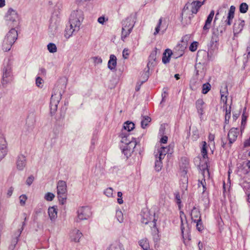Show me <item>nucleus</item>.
<instances>
[{"instance_id":"obj_19","label":"nucleus","mask_w":250,"mask_h":250,"mask_svg":"<svg viewBox=\"0 0 250 250\" xmlns=\"http://www.w3.org/2000/svg\"><path fill=\"white\" fill-rule=\"evenodd\" d=\"M172 52L170 49H167L165 50V52L163 53V62L165 63H166L169 62L170 60V57L172 55Z\"/></svg>"},{"instance_id":"obj_61","label":"nucleus","mask_w":250,"mask_h":250,"mask_svg":"<svg viewBox=\"0 0 250 250\" xmlns=\"http://www.w3.org/2000/svg\"><path fill=\"white\" fill-rule=\"evenodd\" d=\"M122 195L123 194L121 192L119 191L117 193V195H118V198H122Z\"/></svg>"},{"instance_id":"obj_1","label":"nucleus","mask_w":250,"mask_h":250,"mask_svg":"<svg viewBox=\"0 0 250 250\" xmlns=\"http://www.w3.org/2000/svg\"><path fill=\"white\" fill-rule=\"evenodd\" d=\"M203 3L198 0L188 2L184 6L182 13V21L185 24L191 23V19L196 14Z\"/></svg>"},{"instance_id":"obj_25","label":"nucleus","mask_w":250,"mask_h":250,"mask_svg":"<svg viewBox=\"0 0 250 250\" xmlns=\"http://www.w3.org/2000/svg\"><path fill=\"white\" fill-rule=\"evenodd\" d=\"M134 124L132 122L129 121L125 122L124 125V130H127L128 132L132 130L134 128Z\"/></svg>"},{"instance_id":"obj_64","label":"nucleus","mask_w":250,"mask_h":250,"mask_svg":"<svg viewBox=\"0 0 250 250\" xmlns=\"http://www.w3.org/2000/svg\"><path fill=\"white\" fill-rule=\"evenodd\" d=\"M247 166L249 167V168L250 169V161H248V162L247 164Z\"/></svg>"},{"instance_id":"obj_17","label":"nucleus","mask_w":250,"mask_h":250,"mask_svg":"<svg viewBox=\"0 0 250 250\" xmlns=\"http://www.w3.org/2000/svg\"><path fill=\"white\" fill-rule=\"evenodd\" d=\"M132 29V24H131L130 27L126 28L125 26H123L122 37L121 38L123 41H125V39L130 34Z\"/></svg>"},{"instance_id":"obj_56","label":"nucleus","mask_w":250,"mask_h":250,"mask_svg":"<svg viewBox=\"0 0 250 250\" xmlns=\"http://www.w3.org/2000/svg\"><path fill=\"white\" fill-rule=\"evenodd\" d=\"M13 189H14L12 187L10 188L9 189H8L7 194L9 196H10L12 195V192L13 191Z\"/></svg>"},{"instance_id":"obj_8","label":"nucleus","mask_w":250,"mask_h":250,"mask_svg":"<svg viewBox=\"0 0 250 250\" xmlns=\"http://www.w3.org/2000/svg\"><path fill=\"white\" fill-rule=\"evenodd\" d=\"M245 22V21L241 19L235 21L233 28L234 35L240 33L243 30Z\"/></svg>"},{"instance_id":"obj_49","label":"nucleus","mask_w":250,"mask_h":250,"mask_svg":"<svg viewBox=\"0 0 250 250\" xmlns=\"http://www.w3.org/2000/svg\"><path fill=\"white\" fill-rule=\"evenodd\" d=\"M34 180V177L32 176H31L28 178L26 180V183L28 185H30Z\"/></svg>"},{"instance_id":"obj_50","label":"nucleus","mask_w":250,"mask_h":250,"mask_svg":"<svg viewBox=\"0 0 250 250\" xmlns=\"http://www.w3.org/2000/svg\"><path fill=\"white\" fill-rule=\"evenodd\" d=\"M168 138L166 136H164L162 137L160 140L161 143L162 144H167V142Z\"/></svg>"},{"instance_id":"obj_36","label":"nucleus","mask_w":250,"mask_h":250,"mask_svg":"<svg viewBox=\"0 0 250 250\" xmlns=\"http://www.w3.org/2000/svg\"><path fill=\"white\" fill-rule=\"evenodd\" d=\"M234 15L228 13L227 19L226 21V24L228 25H231L232 23V20L234 18Z\"/></svg>"},{"instance_id":"obj_7","label":"nucleus","mask_w":250,"mask_h":250,"mask_svg":"<svg viewBox=\"0 0 250 250\" xmlns=\"http://www.w3.org/2000/svg\"><path fill=\"white\" fill-rule=\"evenodd\" d=\"M136 145L137 142L136 140H135L128 142V144L125 146H121L123 152L127 156V155H130V154L133 152L134 149L136 147Z\"/></svg>"},{"instance_id":"obj_40","label":"nucleus","mask_w":250,"mask_h":250,"mask_svg":"<svg viewBox=\"0 0 250 250\" xmlns=\"http://www.w3.org/2000/svg\"><path fill=\"white\" fill-rule=\"evenodd\" d=\"M54 197L55 196L53 193L48 192L45 194L44 198L46 200L51 201L54 199Z\"/></svg>"},{"instance_id":"obj_39","label":"nucleus","mask_w":250,"mask_h":250,"mask_svg":"<svg viewBox=\"0 0 250 250\" xmlns=\"http://www.w3.org/2000/svg\"><path fill=\"white\" fill-rule=\"evenodd\" d=\"M197 46L198 42H194L189 46V50L192 52L195 51L197 49Z\"/></svg>"},{"instance_id":"obj_22","label":"nucleus","mask_w":250,"mask_h":250,"mask_svg":"<svg viewBox=\"0 0 250 250\" xmlns=\"http://www.w3.org/2000/svg\"><path fill=\"white\" fill-rule=\"evenodd\" d=\"M221 93V101L224 104V108L226 107L227 103V96H228V92L227 91H223L222 90L220 91Z\"/></svg>"},{"instance_id":"obj_53","label":"nucleus","mask_w":250,"mask_h":250,"mask_svg":"<svg viewBox=\"0 0 250 250\" xmlns=\"http://www.w3.org/2000/svg\"><path fill=\"white\" fill-rule=\"evenodd\" d=\"M215 138V135L213 134L209 133L208 136V141L212 142L214 141Z\"/></svg>"},{"instance_id":"obj_33","label":"nucleus","mask_w":250,"mask_h":250,"mask_svg":"<svg viewBox=\"0 0 250 250\" xmlns=\"http://www.w3.org/2000/svg\"><path fill=\"white\" fill-rule=\"evenodd\" d=\"M226 109V113H225V122L227 123V122H228L229 121V119H230V115H231V110H230V107L229 106V108H228V106H226V107H225Z\"/></svg>"},{"instance_id":"obj_47","label":"nucleus","mask_w":250,"mask_h":250,"mask_svg":"<svg viewBox=\"0 0 250 250\" xmlns=\"http://www.w3.org/2000/svg\"><path fill=\"white\" fill-rule=\"evenodd\" d=\"M6 149H0V160L4 158L6 154Z\"/></svg>"},{"instance_id":"obj_42","label":"nucleus","mask_w":250,"mask_h":250,"mask_svg":"<svg viewBox=\"0 0 250 250\" xmlns=\"http://www.w3.org/2000/svg\"><path fill=\"white\" fill-rule=\"evenodd\" d=\"M206 180L204 179H203L202 180L199 181V183L198 184L199 188H200L201 186L203 187V191L204 192L206 190Z\"/></svg>"},{"instance_id":"obj_63","label":"nucleus","mask_w":250,"mask_h":250,"mask_svg":"<svg viewBox=\"0 0 250 250\" xmlns=\"http://www.w3.org/2000/svg\"><path fill=\"white\" fill-rule=\"evenodd\" d=\"M6 77H7V74H6V73H5V74H4V75H3V82H2L3 84H4V81H5L4 79H5V78H6Z\"/></svg>"},{"instance_id":"obj_32","label":"nucleus","mask_w":250,"mask_h":250,"mask_svg":"<svg viewBox=\"0 0 250 250\" xmlns=\"http://www.w3.org/2000/svg\"><path fill=\"white\" fill-rule=\"evenodd\" d=\"M247 116L243 114L242 116L241 131L242 132L245 128L247 123Z\"/></svg>"},{"instance_id":"obj_29","label":"nucleus","mask_w":250,"mask_h":250,"mask_svg":"<svg viewBox=\"0 0 250 250\" xmlns=\"http://www.w3.org/2000/svg\"><path fill=\"white\" fill-rule=\"evenodd\" d=\"M211 89V85L208 83H204L202 86V93L206 94Z\"/></svg>"},{"instance_id":"obj_62","label":"nucleus","mask_w":250,"mask_h":250,"mask_svg":"<svg viewBox=\"0 0 250 250\" xmlns=\"http://www.w3.org/2000/svg\"><path fill=\"white\" fill-rule=\"evenodd\" d=\"M176 199L178 201V203H181L180 199V196L179 195H176Z\"/></svg>"},{"instance_id":"obj_41","label":"nucleus","mask_w":250,"mask_h":250,"mask_svg":"<svg viewBox=\"0 0 250 250\" xmlns=\"http://www.w3.org/2000/svg\"><path fill=\"white\" fill-rule=\"evenodd\" d=\"M27 199V197L25 195H21L19 197L20 204L21 206H23L25 204Z\"/></svg>"},{"instance_id":"obj_28","label":"nucleus","mask_w":250,"mask_h":250,"mask_svg":"<svg viewBox=\"0 0 250 250\" xmlns=\"http://www.w3.org/2000/svg\"><path fill=\"white\" fill-rule=\"evenodd\" d=\"M151 118L148 116H144L141 122L142 127L145 128L150 122Z\"/></svg>"},{"instance_id":"obj_12","label":"nucleus","mask_w":250,"mask_h":250,"mask_svg":"<svg viewBox=\"0 0 250 250\" xmlns=\"http://www.w3.org/2000/svg\"><path fill=\"white\" fill-rule=\"evenodd\" d=\"M190 216L194 222L201 221V213L199 209L195 207H194L192 209Z\"/></svg>"},{"instance_id":"obj_52","label":"nucleus","mask_w":250,"mask_h":250,"mask_svg":"<svg viewBox=\"0 0 250 250\" xmlns=\"http://www.w3.org/2000/svg\"><path fill=\"white\" fill-rule=\"evenodd\" d=\"M235 11V6H231L229 8V14H232V15H234Z\"/></svg>"},{"instance_id":"obj_60","label":"nucleus","mask_w":250,"mask_h":250,"mask_svg":"<svg viewBox=\"0 0 250 250\" xmlns=\"http://www.w3.org/2000/svg\"><path fill=\"white\" fill-rule=\"evenodd\" d=\"M246 51L248 53V55L250 54V46L247 48Z\"/></svg>"},{"instance_id":"obj_26","label":"nucleus","mask_w":250,"mask_h":250,"mask_svg":"<svg viewBox=\"0 0 250 250\" xmlns=\"http://www.w3.org/2000/svg\"><path fill=\"white\" fill-rule=\"evenodd\" d=\"M207 144L205 141L202 142V147L201 149V153L204 158H208V152H207Z\"/></svg>"},{"instance_id":"obj_14","label":"nucleus","mask_w":250,"mask_h":250,"mask_svg":"<svg viewBox=\"0 0 250 250\" xmlns=\"http://www.w3.org/2000/svg\"><path fill=\"white\" fill-rule=\"evenodd\" d=\"M16 164L18 169L20 170L22 169L26 165V160L25 156L22 155H20L18 157Z\"/></svg>"},{"instance_id":"obj_44","label":"nucleus","mask_w":250,"mask_h":250,"mask_svg":"<svg viewBox=\"0 0 250 250\" xmlns=\"http://www.w3.org/2000/svg\"><path fill=\"white\" fill-rule=\"evenodd\" d=\"M195 223H196V229L197 230L199 231H202L203 229V226L201 220L195 222Z\"/></svg>"},{"instance_id":"obj_15","label":"nucleus","mask_w":250,"mask_h":250,"mask_svg":"<svg viewBox=\"0 0 250 250\" xmlns=\"http://www.w3.org/2000/svg\"><path fill=\"white\" fill-rule=\"evenodd\" d=\"M134 19V17L131 16L127 17L122 21L123 26H125L126 28H129L131 24H132L133 28L135 23Z\"/></svg>"},{"instance_id":"obj_16","label":"nucleus","mask_w":250,"mask_h":250,"mask_svg":"<svg viewBox=\"0 0 250 250\" xmlns=\"http://www.w3.org/2000/svg\"><path fill=\"white\" fill-rule=\"evenodd\" d=\"M82 236V233L79 230H74L71 234V240L75 242H78Z\"/></svg>"},{"instance_id":"obj_51","label":"nucleus","mask_w":250,"mask_h":250,"mask_svg":"<svg viewBox=\"0 0 250 250\" xmlns=\"http://www.w3.org/2000/svg\"><path fill=\"white\" fill-rule=\"evenodd\" d=\"M244 147L250 146V137L248 139L246 140L244 143Z\"/></svg>"},{"instance_id":"obj_10","label":"nucleus","mask_w":250,"mask_h":250,"mask_svg":"<svg viewBox=\"0 0 250 250\" xmlns=\"http://www.w3.org/2000/svg\"><path fill=\"white\" fill-rule=\"evenodd\" d=\"M196 107L198 113L201 115H203L205 113L206 108V104L203 99H199L197 100L195 103Z\"/></svg>"},{"instance_id":"obj_13","label":"nucleus","mask_w":250,"mask_h":250,"mask_svg":"<svg viewBox=\"0 0 250 250\" xmlns=\"http://www.w3.org/2000/svg\"><path fill=\"white\" fill-rule=\"evenodd\" d=\"M214 15V11L213 10H212L210 12L209 15L208 16L207 19L206 21L205 24L203 26L204 31H207L208 32L209 28H210L211 23L212 21Z\"/></svg>"},{"instance_id":"obj_30","label":"nucleus","mask_w":250,"mask_h":250,"mask_svg":"<svg viewBox=\"0 0 250 250\" xmlns=\"http://www.w3.org/2000/svg\"><path fill=\"white\" fill-rule=\"evenodd\" d=\"M162 21H163V18H161L159 19L158 23L156 27L155 28V31L153 33V35L154 36H156L159 33V32L160 31L161 27L162 26Z\"/></svg>"},{"instance_id":"obj_27","label":"nucleus","mask_w":250,"mask_h":250,"mask_svg":"<svg viewBox=\"0 0 250 250\" xmlns=\"http://www.w3.org/2000/svg\"><path fill=\"white\" fill-rule=\"evenodd\" d=\"M167 148L163 146L160 147V149L158 150L159 159L162 160L164 158L167 153Z\"/></svg>"},{"instance_id":"obj_9","label":"nucleus","mask_w":250,"mask_h":250,"mask_svg":"<svg viewBox=\"0 0 250 250\" xmlns=\"http://www.w3.org/2000/svg\"><path fill=\"white\" fill-rule=\"evenodd\" d=\"M239 134V130L238 128L234 127L231 128L228 134L229 143L231 144L235 141Z\"/></svg>"},{"instance_id":"obj_55","label":"nucleus","mask_w":250,"mask_h":250,"mask_svg":"<svg viewBox=\"0 0 250 250\" xmlns=\"http://www.w3.org/2000/svg\"><path fill=\"white\" fill-rule=\"evenodd\" d=\"M98 21L99 23L103 24L105 21V18L104 17H99L98 19Z\"/></svg>"},{"instance_id":"obj_5","label":"nucleus","mask_w":250,"mask_h":250,"mask_svg":"<svg viewBox=\"0 0 250 250\" xmlns=\"http://www.w3.org/2000/svg\"><path fill=\"white\" fill-rule=\"evenodd\" d=\"M154 213H152L147 209H144L142 212V222L147 224L151 220H152L153 226L156 227V219L154 217Z\"/></svg>"},{"instance_id":"obj_3","label":"nucleus","mask_w":250,"mask_h":250,"mask_svg":"<svg viewBox=\"0 0 250 250\" xmlns=\"http://www.w3.org/2000/svg\"><path fill=\"white\" fill-rule=\"evenodd\" d=\"M66 184L65 182L60 181L57 185V194L59 202L63 205L65 203L67 197Z\"/></svg>"},{"instance_id":"obj_11","label":"nucleus","mask_w":250,"mask_h":250,"mask_svg":"<svg viewBox=\"0 0 250 250\" xmlns=\"http://www.w3.org/2000/svg\"><path fill=\"white\" fill-rule=\"evenodd\" d=\"M121 138V142L122 146H125L128 144V142L132 141V140H136L135 138L131 136L129 133H124L123 130L120 135Z\"/></svg>"},{"instance_id":"obj_37","label":"nucleus","mask_w":250,"mask_h":250,"mask_svg":"<svg viewBox=\"0 0 250 250\" xmlns=\"http://www.w3.org/2000/svg\"><path fill=\"white\" fill-rule=\"evenodd\" d=\"M182 181H183V184L182 185V187L183 188L187 189V187H188V177L186 175V173H185L184 174Z\"/></svg>"},{"instance_id":"obj_57","label":"nucleus","mask_w":250,"mask_h":250,"mask_svg":"<svg viewBox=\"0 0 250 250\" xmlns=\"http://www.w3.org/2000/svg\"><path fill=\"white\" fill-rule=\"evenodd\" d=\"M5 5V0H0V7H2Z\"/></svg>"},{"instance_id":"obj_43","label":"nucleus","mask_w":250,"mask_h":250,"mask_svg":"<svg viewBox=\"0 0 250 250\" xmlns=\"http://www.w3.org/2000/svg\"><path fill=\"white\" fill-rule=\"evenodd\" d=\"M116 217L118 219V220L120 222H122L123 221V214L122 211H118L116 212Z\"/></svg>"},{"instance_id":"obj_21","label":"nucleus","mask_w":250,"mask_h":250,"mask_svg":"<svg viewBox=\"0 0 250 250\" xmlns=\"http://www.w3.org/2000/svg\"><path fill=\"white\" fill-rule=\"evenodd\" d=\"M79 28H74V27L71 26L70 25L69 27H67L65 29L64 32V36L66 39H68L71 37L73 33V32Z\"/></svg>"},{"instance_id":"obj_34","label":"nucleus","mask_w":250,"mask_h":250,"mask_svg":"<svg viewBox=\"0 0 250 250\" xmlns=\"http://www.w3.org/2000/svg\"><path fill=\"white\" fill-rule=\"evenodd\" d=\"M0 148L6 149V142L2 135H0Z\"/></svg>"},{"instance_id":"obj_48","label":"nucleus","mask_w":250,"mask_h":250,"mask_svg":"<svg viewBox=\"0 0 250 250\" xmlns=\"http://www.w3.org/2000/svg\"><path fill=\"white\" fill-rule=\"evenodd\" d=\"M112 189L111 188H108L105 190L104 193L106 194V196L109 197L112 195Z\"/></svg>"},{"instance_id":"obj_46","label":"nucleus","mask_w":250,"mask_h":250,"mask_svg":"<svg viewBox=\"0 0 250 250\" xmlns=\"http://www.w3.org/2000/svg\"><path fill=\"white\" fill-rule=\"evenodd\" d=\"M42 79L39 77H37L36 79V85L38 87H42Z\"/></svg>"},{"instance_id":"obj_54","label":"nucleus","mask_w":250,"mask_h":250,"mask_svg":"<svg viewBox=\"0 0 250 250\" xmlns=\"http://www.w3.org/2000/svg\"><path fill=\"white\" fill-rule=\"evenodd\" d=\"M94 60L95 62L97 63H101L102 62V60L100 57H96L94 58Z\"/></svg>"},{"instance_id":"obj_59","label":"nucleus","mask_w":250,"mask_h":250,"mask_svg":"<svg viewBox=\"0 0 250 250\" xmlns=\"http://www.w3.org/2000/svg\"><path fill=\"white\" fill-rule=\"evenodd\" d=\"M117 201L119 204H122L123 203V200L122 198H118L117 199Z\"/></svg>"},{"instance_id":"obj_6","label":"nucleus","mask_w":250,"mask_h":250,"mask_svg":"<svg viewBox=\"0 0 250 250\" xmlns=\"http://www.w3.org/2000/svg\"><path fill=\"white\" fill-rule=\"evenodd\" d=\"M78 218L80 220L87 219L91 215V209L89 207H81L77 211Z\"/></svg>"},{"instance_id":"obj_2","label":"nucleus","mask_w":250,"mask_h":250,"mask_svg":"<svg viewBox=\"0 0 250 250\" xmlns=\"http://www.w3.org/2000/svg\"><path fill=\"white\" fill-rule=\"evenodd\" d=\"M18 22L15 20H14L13 22L11 21L8 22L9 26L12 28L8 32L5 36L2 43V49L4 51H8L10 50L12 46L15 43L18 38L17 31L13 27H15L18 25Z\"/></svg>"},{"instance_id":"obj_45","label":"nucleus","mask_w":250,"mask_h":250,"mask_svg":"<svg viewBox=\"0 0 250 250\" xmlns=\"http://www.w3.org/2000/svg\"><path fill=\"white\" fill-rule=\"evenodd\" d=\"M130 54V51L128 49L125 48L123 51V56L125 59H127Z\"/></svg>"},{"instance_id":"obj_4","label":"nucleus","mask_w":250,"mask_h":250,"mask_svg":"<svg viewBox=\"0 0 250 250\" xmlns=\"http://www.w3.org/2000/svg\"><path fill=\"white\" fill-rule=\"evenodd\" d=\"M83 19V13L81 10L74 11L71 14L70 18V23L71 26L74 28H79L81 21Z\"/></svg>"},{"instance_id":"obj_24","label":"nucleus","mask_w":250,"mask_h":250,"mask_svg":"<svg viewBox=\"0 0 250 250\" xmlns=\"http://www.w3.org/2000/svg\"><path fill=\"white\" fill-rule=\"evenodd\" d=\"M108 250H125L123 246L120 243H114L111 244L108 248Z\"/></svg>"},{"instance_id":"obj_35","label":"nucleus","mask_w":250,"mask_h":250,"mask_svg":"<svg viewBox=\"0 0 250 250\" xmlns=\"http://www.w3.org/2000/svg\"><path fill=\"white\" fill-rule=\"evenodd\" d=\"M47 49L51 53H55L57 51V47L54 43H50L47 45Z\"/></svg>"},{"instance_id":"obj_31","label":"nucleus","mask_w":250,"mask_h":250,"mask_svg":"<svg viewBox=\"0 0 250 250\" xmlns=\"http://www.w3.org/2000/svg\"><path fill=\"white\" fill-rule=\"evenodd\" d=\"M248 8V5L246 3L243 2L240 5L239 11L242 13H245L247 12Z\"/></svg>"},{"instance_id":"obj_18","label":"nucleus","mask_w":250,"mask_h":250,"mask_svg":"<svg viewBox=\"0 0 250 250\" xmlns=\"http://www.w3.org/2000/svg\"><path fill=\"white\" fill-rule=\"evenodd\" d=\"M117 64V58L114 55H111L110 56V59L108 62V68L112 70L114 69Z\"/></svg>"},{"instance_id":"obj_23","label":"nucleus","mask_w":250,"mask_h":250,"mask_svg":"<svg viewBox=\"0 0 250 250\" xmlns=\"http://www.w3.org/2000/svg\"><path fill=\"white\" fill-rule=\"evenodd\" d=\"M139 245L144 250H150L148 241L146 239H143L140 241Z\"/></svg>"},{"instance_id":"obj_58","label":"nucleus","mask_w":250,"mask_h":250,"mask_svg":"<svg viewBox=\"0 0 250 250\" xmlns=\"http://www.w3.org/2000/svg\"><path fill=\"white\" fill-rule=\"evenodd\" d=\"M181 232H182L183 238L185 240V236H184V228L183 227V222H182V225H181Z\"/></svg>"},{"instance_id":"obj_20","label":"nucleus","mask_w":250,"mask_h":250,"mask_svg":"<svg viewBox=\"0 0 250 250\" xmlns=\"http://www.w3.org/2000/svg\"><path fill=\"white\" fill-rule=\"evenodd\" d=\"M48 212L51 220L54 219L57 217V208L55 207L49 208Z\"/></svg>"},{"instance_id":"obj_38","label":"nucleus","mask_w":250,"mask_h":250,"mask_svg":"<svg viewBox=\"0 0 250 250\" xmlns=\"http://www.w3.org/2000/svg\"><path fill=\"white\" fill-rule=\"evenodd\" d=\"M162 167V163L161 162V160L159 159V160H156L155 162V169L157 171H160Z\"/></svg>"}]
</instances>
